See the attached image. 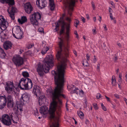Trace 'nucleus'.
Wrapping results in <instances>:
<instances>
[{
    "label": "nucleus",
    "mask_w": 127,
    "mask_h": 127,
    "mask_svg": "<svg viewBox=\"0 0 127 127\" xmlns=\"http://www.w3.org/2000/svg\"><path fill=\"white\" fill-rule=\"evenodd\" d=\"M34 46L33 44H30V43L28 44L27 45V48L29 49H30L32 48V47Z\"/></svg>",
    "instance_id": "obj_34"
},
{
    "label": "nucleus",
    "mask_w": 127,
    "mask_h": 127,
    "mask_svg": "<svg viewBox=\"0 0 127 127\" xmlns=\"http://www.w3.org/2000/svg\"><path fill=\"white\" fill-rule=\"evenodd\" d=\"M112 20H113L114 23H116V20H115V18H114V19H112Z\"/></svg>",
    "instance_id": "obj_59"
},
{
    "label": "nucleus",
    "mask_w": 127,
    "mask_h": 127,
    "mask_svg": "<svg viewBox=\"0 0 127 127\" xmlns=\"http://www.w3.org/2000/svg\"><path fill=\"white\" fill-rule=\"evenodd\" d=\"M110 18H111V20H112V19H114V18H113V16L112 13H110Z\"/></svg>",
    "instance_id": "obj_51"
},
{
    "label": "nucleus",
    "mask_w": 127,
    "mask_h": 127,
    "mask_svg": "<svg viewBox=\"0 0 127 127\" xmlns=\"http://www.w3.org/2000/svg\"><path fill=\"white\" fill-rule=\"evenodd\" d=\"M18 86H19L21 89H30L32 87V83L30 79L27 78H22L19 81Z\"/></svg>",
    "instance_id": "obj_3"
},
{
    "label": "nucleus",
    "mask_w": 127,
    "mask_h": 127,
    "mask_svg": "<svg viewBox=\"0 0 127 127\" xmlns=\"http://www.w3.org/2000/svg\"><path fill=\"white\" fill-rule=\"evenodd\" d=\"M114 58V59L115 61H116L117 60V56L116 54L115 55Z\"/></svg>",
    "instance_id": "obj_48"
},
{
    "label": "nucleus",
    "mask_w": 127,
    "mask_h": 127,
    "mask_svg": "<svg viewBox=\"0 0 127 127\" xmlns=\"http://www.w3.org/2000/svg\"><path fill=\"white\" fill-rule=\"evenodd\" d=\"M24 7L25 12L28 14L30 13L33 9V7L30 2L25 3Z\"/></svg>",
    "instance_id": "obj_14"
},
{
    "label": "nucleus",
    "mask_w": 127,
    "mask_h": 127,
    "mask_svg": "<svg viewBox=\"0 0 127 127\" xmlns=\"http://www.w3.org/2000/svg\"><path fill=\"white\" fill-rule=\"evenodd\" d=\"M105 96L106 98V99H107V100L109 102H110L111 101L110 100V98H109V97H107V96H106V95H105Z\"/></svg>",
    "instance_id": "obj_50"
},
{
    "label": "nucleus",
    "mask_w": 127,
    "mask_h": 127,
    "mask_svg": "<svg viewBox=\"0 0 127 127\" xmlns=\"http://www.w3.org/2000/svg\"><path fill=\"white\" fill-rule=\"evenodd\" d=\"M7 100V96L4 95H0V109L3 108L6 105Z\"/></svg>",
    "instance_id": "obj_10"
},
{
    "label": "nucleus",
    "mask_w": 127,
    "mask_h": 127,
    "mask_svg": "<svg viewBox=\"0 0 127 127\" xmlns=\"http://www.w3.org/2000/svg\"><path fill=\"white\" fill-rule=\"evenodd\" d=\"M49 48L47 46H46V47H44L43 48V50H44V51H46V52L47 51L49 50Z\"/></svg>",
    "instance_id": "obj_40"
},
{
    "label": "nucleus",
    "mask_w": 127,
    "mask_h": 127,
    "mask_svg": "<svg viewBox=\"0 0 127 127\" xmlns=\"http://www.w3.org/2000/svg\"><path fill=\"white\" fill-rule=\"evenodd\" d=\"M94 59H93V62L94 63H95L96 61V56L94 55Z\"/></svg>",
    "instance_id": "obj_42"
},
{
    "label": "nucleus",
    "mask_w": 127,
    "mask_h": 127,
    "mask_svg": "<svg viewBox=\"0 0 127 127\" xmlns=\"http://www.w3.org/2000/svg\"><path fill=\"white\" fill-rule=\"evenodd\" d=\"M103 27H104V29L105 30V31H106L107 30V29L106 27V25L105 24H104L103 25Z\"/></svg>",
    "instance_id": "obj_52"
},
{
    "label": "nucleus",
    "mask_w": 127,
    "mask_h": 127,
    "mask_svg": "<svg viewBox=\"0 0 127 127\" xmlns=\"http://www.w3.org/2000/svg\"><path fill=\"white\" fill-rule=\"evenodd\" d=\"M122 77V74L121 73H120L119 75V81L120 82L122 80V78L121 77Z\"/></svg>",
    "instance_id": "obj_43"
},
{
    "label": "nucleus",
    "mask_w": 127,
    "mask_h": 127,
    "mask_svg": "<svg viewBox=\"0 0 127 127\" xmlns=\"http://www.w3.org/2000/svg\"><path fill=\"white\" fill-rule=\"evenodd\" d=\"M81 20L84 23H85V19L82 16L81 17Z\"/></svg>",
    "instance_id": "obj_46"
},
{
    "label": "nucleus",
    "mask_w": 127,
    "mask_h": 127,
    "mask_svg": "<svg viewBox=\"0 0 127 127\" xmlns=\"http://www.w3.org/2000/svg\"><path fill=\"white\" fill-rule=\"evenodd\" d=\"M0 2L2 3L6 2L9 3L10 5H13L14 4V0H0Z\"/></svg>",
    "instance_id": "obj_21"
},
{
    "label": "nucleus",
    "mask_w": 127,
    "mask_h": 127,
    "mask_svg": "<svg viewBox=\"0 0 127 127\" xmlns=\"http://www.w3.org/2000/svg\"><path fill=\"white\" fill-rule=\"evenodd\" d=\"M7 106L8 108L13 107L14 102L12 97L11 95H7Z\"/></svg>",
    "instance_id": "obj_15"
},
{
    "label": "nucleus",
    "mask_w": 127,
    "mask_h": 127,
    "mask_svg": "<svg viewBox=\"0 0 127 127\" xmlns=\"http://www.w3.org/2000/svg\"><path fill=\"white\" fill-rule=\"evenodd\" d=\"M85 64L84 63H83V65L84 66H87L89 65L87 61H86L85 63Z\"/></svg>",
    "instance_id": "obj_39"
},
{
    "label": "nucleus",
    "mask_w": 127,
    "mask_h": 127,
    "mask_svg": "<svg viewBox=\"0 0 127 127\" xmlns=\"http://www.w3.org/2000/svg\"><path fill=\"white\" fill-rule=\"evenodd\" d=\"M38 97H39L38 101L39 103L41 101L44 102V101L45 100V96L44 95H42Z\"/></svg>",
    "instance_id": "obj_24"
},
{
    "label": "nucleus",
    "mask_w": 127,
    "mask_h": 127,
    "mask_svg": "<svg viewBox=\"0 0 127 127\" xmlns=\"http://www.w3.org/2000/svg\"><path fill=\"white\" fill-rule=\"evenodd\" d=\"M16 108L15 107L13 109L14 110V109H16V112H15V113L17 114H18V110H19L21 111H23L22 108L21 107L20 108H19L18 106V105H17V106H16Z\"/></svg>",
    "instance_id": "obj_28"
},
{
    "label": "nucleus",
    "mask_w": 127,
    "mask_h": 127,
    "mask_svg": "<svg viewBox=\"0 0 127 127\" xmlns=\"http://www.w3.org/2000/svg\"><path fill=\"white\" fill-rule=\"evenodd\" d=\"M13 62L17 66H19L22 65L24 63V59L19 55H17L13 57L12 59Z\"/></svg>",
    "instance_id": "obj_7"
},
{
    "label": "nucleus",
    "mask_w": 127,
    "mask_h": 127,
    "mask_svg": "<svg viewBox=\"0 0 127 127\" xmlns=\"http://www.w3.org/2000/svg\"><path fill=\"white\" fill-rule=\"evenodd\" d=\"M46 53V51H44V50H43L41 51V53L43 54V55L45 54Z\"/></svg>",
    "instance_id": "obj_56"
},
{
    "label": "nucleus",
    "mask_w": 127,
    "mask_h": 127,
    "mask_svg": "<svg viewBox=\"0 0 127 127\" xmlns=\"http://www.w3.org/2000/svg\"><path fill=\"white\" fill-rule=\"evenodd\" d=\"M14 115V114L13 113H10L9 116L10 119L11 120H11L13 119V117Z\"/></svg>",
    "instance_id": "obj_35"
},
{
    "label": "nucleus",
    "mask_w": 127,
    "mask_h": 127,
    "mask_svg": "<svg viewBox=\"0 0 127 127\" xmlns=\"http://www.w3.org/2000/svg\"><path fill=\"white\" fill-rule=\"evenodd\" d=\"M6 54L3 50V52H1L0 53V57L1 58H4Z\"/></svg>",
    "instance_id": "obj_30"
},
{
    "label": "nucleus",
    "mask_w": 127,
    "mask_h": 127,
    "mask_svg": "<svg viewBox=\"0 0 127 127\" xmlns=\"http://www.w3.org/2000/svg\"><path fill=\"white\" fill-rule=\"evenodd\" d=\"M77 114L81 118H83L84 116V114L82 112L79 110L77 112Z\"/></svg>",
    "instance_id": "obj_27"
},
{
    "label": "nucleus",
    "mask_w": 127,
    "mask_h": 127,
    "mask_svg": "<svg viewBox=\"0 0 127 127\" xmlns=\"http://www.w3.org/2000/svg\"><path fill=\"white\" fill-rule=\"evenodd\" d=\"M102 108L103 110L104 111H106V109L104 106H103L102 107Z\"/></svg>",
    "instance_id": "obj_53"
},
{
    "label": "nucleus",
    "mask_w": 127,
    "mask_h": 127,
    "mask_svg": "<svg viewBox=\"0 0 127 127\" xmlns=\"http://www.w3.org/2000/svg\"><path fill=\"white\" fill-rule=\"evenodd\" d=\"M93 105L95 110H97L98 109V107L97 106V104L94 103L93 104Z\"/></svg>",
    "instance_id": "obj_36"
},
{
    "label": "nucleus",
    "mask_w": 127,
    "mask_h": 127,
    "mask_svg": "<svg viewBox=\"0 0 127 127\" xmlns=\"http://www.w3.org/2000/svg\"><path fill=\"white\" fill-rule=\"evenodd\" d=\"M38 32H44V29L42 27L39 28L38 30Z\"/></svg>",
    "instance_id": "obj_37"
},
{
    "label": "nucleus",
    "mask_w": 127,
    "mask_h": 127,
    "mask_svg": "<svg viewBox=\"0 0 127 127\" xmlns=\"http://www.w3.org/2000/svg\"><path fill=\"white\" fill-rule=\"evenodd\" d=\"M65 19L67 22H70L71 21L70 18L67 16L66 17Z\"/></svg>",
    "instance_id": "obj_38"
},
{
    "label": "nucleus",
    "mask_w": 127,
    "mask_h": 127,
    "mask_svg": "<svg viewBox=\"0 0 127 127\" xmlns=\"http://www.w3.org/2000/svg\"><path fill=\"white\" fill-rule=\"evenodd\" d=\"M88 102L86 101V100H85V105L86 107H87V104Z\"/></svg>",
    "instance_id": "obj_55"
},
{
    "label": "nucleus",
    "mask_w": 127,
    "mask_h": 127,
    "mask_svg": "<svg viewBox=\"0 0 127 127\" xmlns=\"http://www.w3.org/2000/svg\"><path fill=\"white\" fill-rule=\"evenodd\" d=\"M87 59L88 61H89L90 59V55L88 54H87Z\"/></svg>",
    "instance_id": "obj_47"
},
{
    "label": "nucleus",
    "mask_w": 127,
    "mask_h": 127,
    "mask_svg": "<svg viewBox=\"0 0 127 127\" xmlns=\"http://www.w3.org/2000/svg\"><path fill=\"white\" fill-rule=\"evenodd\" d=\"M3 37H7V34H6L5 33H4L3 32Z\"/></svg>",
    "instance_id": "obj_61"
},
{
    "label": "nucleus",
    "mask_w": 127,
    "mask_h": 127,
    "mask_svg": "<svg viewBox=\"0 0 127 127\" xmlns=\"http://www.w3.org/2000/svg\"><path fill=\"white\" fill-rule=\"evenodd\" d=\"M48 108L46 106H43L40 108L39 112L41 114H45L46 113Z\"/></svg>",
    "instance_id": "obj_20"
},
{
    "label": "nucleus",
    "mask_w": 127,
    "mask_h": 127,
    "mask_svg": "<svg viewBox=\"0 0 127 127\" xmlns=\"http://www.w3.org/2000/svg\"><path fill=\"white\" fill-rule=\"evenodd\" d=\"M99 66H100V64H98L97 65V69L98 71H100L99 69Z\"/></svg>",
    "instance_id": "obj_45"
},
{
    "label": "nucleus",
    "mask_w": 127,
    "mask_h": 127,
    "mask_svg": "<svg viewBox=\"0 0 127 127\" xmlns=\"http://www.w3.org/2000/svg\"><path fill=\"white\" fill-rule=\"evenodd\" d=\"M1 121L3 124L6 126H8L11 125V121L9 115L7 114H4L2 116Z\"/></svg>",
    "instance_id": "obj_8"
},
{
    "label": "nucleus",
    "mask_w": 127,
    "mask_h": 127,
    "mask_svg": "<svg viewBox=\"0 0 127 127\" xmlns=\"http://www.w3.org/2000/svg\"><path fill=\"white\" fill-rule=\"evenodd\" d=\"M39 91V90L38 89H36L34 87L33 89V90L32 92L34 93L35 95H36V96H37V95L36 91Z\"/></svg>",
    "instance_id": "obj_32"
},
{
    "label": "nucleus",
    "mask_w": 127,
    "mask_h": 127,
    "mask_svg": "<svg viewBox=\"0 0 127 127\" xmlns=\"http://www.w3.org/2000/svg\"><path fill=\"white\" fill-rule=\"evenodd\" d=\"M69 53H57L56 57L57 60L61 63L63 62L58 67L57 72L54 70L52 71V74L54 76L55 83L56 86L54 90L50 89L47 90V92L52 97L53 101L51 103L49 111L50 115V119L52 124L50 127H59V124L56 122L58 118L55 116V111L58 115H59L61 112V105L62 102L59 97L62 96L65 98V95L62 94L63 92L64 83V74L66 64L65 63L68 57Z\"/></svg>",
    "instance_id": "obj_1"
},
{
    "label": "nucleus",
    "mask_w": 127,
    "mask_h": 127,
    "mask_svg": "<svg viewBox=\"0 0 127 127\" xmlns=\"http://www.w3.org/2000/svg\"><path fill=\"white\" fill-rule=\"evenodd\" d=\"M79 94L80 95L81 94H82V95H83V91L82 90H81V91L79 90Z\"/></svg>",
    "instance_id": "obj_49"
},
{
    "label": "nucleus",
    "mask_w": 127,
    "mask_h": 127,
    "mask_svg": "<svg viewBox=\"0 0 127 127\" xmlns=\"http://www.w3.org/2000/svg\"><path fill=\"white\" fill-rule=\"evenodd\" d=\"M49 6L51 10H54L55 8V5L53 1V0H49Z\"/></svg>",
    "instance_id": "obj_23"
},
{
    "label": "nucleus",
    "mask_w": 127,
    "mask_h": 127,
    "mask_svg": "<svg viewBox=\"0 0 127 127\" xmlns=\"http://www.w3.org/2000/svg\"><path fill=\"white\" fill-rule=\"evenodd\" d=\"M73 52L76 56L77 55V53L75 50H73Z\"/></svg>",
    "instance_id": "obj_63"
},
{
    "label": "nucleus",
    "mask_w": 127,
    "mask_h": 127,
    "mask_svg": "<svg viewBox=\"0 0 127 127\" xmlns=\"http://www.w3.org/2000/svg\"><path fill=\"white\" fill-rule=\"evenodd\" d=\"M16 8L12 6H10L8 9V12L11 19L14 20L15 18L14 13L16 11Z\"/></svg>",
    "instance_id": "obj_11"
},
{
    "label": "nucleus",
    "mask_w": 127,
    "mask_h": 127,
    "mask_svg": "<svg viewBox=\"0 0 127 127\" xmlns=\"http://www.w3.org/2000/svg\"><path fill=\"white\" fill-rule=\"evenodd\" d=\"M101 96L100 94L99 93H98L96 96V97L97 99H99L100 98Z\"/></svg>",
    "instance_id": "obj_41"
},
{
    "label": "nucleus",
    "mask_w": 127,
    "mask_h": 127,
    "mask_svg": "<svg viewBox=\"0 0 127 127\" xmlns=\"http://www.w3.org/2000/svg\"><path fill=\"white\" fill-rule=\"evenodd\" d=\"M22 74L23 76L25 77H29V74L26 71L23 72H22Z\"/></svg>",
    "instance_id": "obj_29"
},
{
    "label": "nucleus",
    "mask_w": 127,
    "mask_h": 127,
    "mask_svg": "<svg viewBox=\"0 0 127 127\" xmlns=\"http://www.w3.org/2000/svg\"><path fill=\"white\" fill-rule=\"evenodd\" d=\"M85 123L86 124H88L89 123V121L87 119H86L85 122Z\"/></svg>",
    "instance_id": "obj_57"
},
{
    "label": "nucleus",
    "mask_w": 127,
    "mask_h": 127,
    "mask_svg": "<svg viewBox=\"0 0 127 127\" xmlns=\"http://www.w3.org/2000/svg\"><path fill=\"white\" fill-rule=\"evenodd\" d=\"M70 89L71 90L70 93L72 94L76 93L77 94H78V91H79L78 88H76L75 86L73 85L71 86Z\"/></svg>",
    "instance_id": "obj_18"
},
{
    "label": "nucleus",
    "mask_w": 127,
    "mask_h": 127,
    "mask_svg": "<svg viewBox=\"0 0 127 127\" xmlns=\"http://www.w3.org/2000/svg\"><path fill=\"white\" fill-rule=\"evenodd\" d=\"M3 34V32L0 33V38H1V41L2 42H4V39H6L7 38V37H4Z\"/></svg>",
    "instance_id": "obj_25"
},
{
    "label": "nucleus",
    "mask_w": 127,
    "mask_h": 127,
    "mask_svg": "<svg viewBox=\"0 0 127 127\" xmlns=\"http://www.w3.org/2000/svg\"><path fill=\"white\" fill-rule=\"evenodd\" d=\"M27 19L26 17L25 16H22L21 19L19 18L18 19V22L21 24L27 22Z\"/></svg>",
    "instance_id": "obj_22"
},
{
    "label": "nucleus",
    "mask_w": 127,
    "mask_h": 127,
    "mask_svg": "<svg viewBox=\"0 0 127 127\" xmlns=\"http://www.w3.org/2000/svg\"><path fill=\"white\" fill-rule=\"evenodd\" d=\"M115 97L117 98H119V95L117 94H115Z\"/></svg>",
    "instance_id": "obj_54"
},
{
    "label": "nucleus",
    "mask_w": 127,
    "mask_h": 127,
    "mask_svg": "<svg viewBox=\"0 0 127 127\" xmlns=\"http://www.w3.org/2000/svg\"><path fill=\"white\" fill-rule=\"evenodd\" d=\"M16 29V31L18 32H21L22 31L20 29V27L18 26H17L15 27Z\"/></svg>",
    "instance_id": "obj_33"
},
{
    "label": "nucleus",
    "mask_w": 127,
    "mask_h": 127,
    "mask_svg": "<svg viewBox=\"0 0 127 127\" xmlns=\"http://www.w3.org/2000/svg\"><path fill=\"white\" fill-rule=\"evenodd\" d=\"M65 16V14H63V15L62 17L61 18L60 20H59L57 23H55L56 27L54 31H57L59 29L58 27L60 25H61V31L63 32L65 28L66 29L67 32H68L69 31V24L65 23L64 19V18Z\"/></svg>",
    "instance_id": "obj_4"
},
{
    "label": "nucleus",
    "mask_w": 127,
    "mask_h": 127,
    "mask_svg": "<svg viewBox=\"0 0 127 127\" xmlns=\"http://www.w3.org/2000/svg\"><path fill=\"white\" fill-rule=\"evenodd\" d=\"M12 44L9 41H6L3 43V46L4 49L7 50L9 49H11L12 47Z\"/></svg>",
    "instance_id": "obj_17"
},
{
    "label": "nucleus",
    "mask_w": 127,
    "mask_h": 127,
    "mask_svg": "<svg viewBox=\"0 0 127 127\" xmlns=\"http://www.w3.org/2000/svg\"><path fill=\"white\" fill-rule=\"evenodd\" d=\"M30 98V97L29 95L24 94L21 96L20 99V106H22L24 104V102H27L28 101Z\"/></svg>",
    "instance_id": "obj_13"
},
{
    "label": "nucleus",
    "mask_w": 127,
    "mask_h": 127,
    "mask_svg": "<svg viewBox=\"0 0 127 127\" xmlns=\"http://www.w3.org/2000/svg\"><path fill=\"white\" fill-rule=\"evenodd\" d=\"M41 17L40 14L38 12H35L30 15V19L31 23L33 25H37L38 24V20Z\"/></svg>",
    "instance_id": "obj_5"
},
{
    "label": "nucleus",
    "mask_w": 127,
    "mask_h": 127,
    "mask_svg": "<svg viewBox=\"0 0 127 127\" xmlns=\"http://www.w3.org/2000/svg\"><path fill=\"white\" fill-rule=\"evenodd\" d=\"M53 59L52 56L48 55L45 58L42 65L39 64L37 69V71L41 76L43 75V71L45 73L49 72L50 67L53 65Z\"/></svg>",
    "instance_id": "obj_2"
},
{
    "label": "nucleus",
    "mask_w": 127,
    "mask_h": 127,
    "mask_svg": "<svg viewBox=\"0 0 127 127\" xmlns=\"http://www.w3.org/2000/svg\"><path fill=\"white\" fill-rule=\"evenodd\" d=\"M124 100L125 102L127 104V99L126 98L124 99Z\"/></svg>",
    "instance_id": "obj_64"
},
{
    "label": "nucleus",
    "mask_w": 127,
    "mask_h": 127,
    "mask_svg": "<svg viewBox=\"0 0 127 127\" xmlns=\"http://www.w3.org/2000/svg\"><path fill=\"white\" fill-rule=\"evenodd\" d=\"M47 2L45 0H37L36 4L41 8L44 7L46 6Z\"/></svg>",
    "instance_id": "obj_16"
},
{
    "label": "nucleus",
    "mask_w": 127,
    "mask_h": 127,
    "mask_svg": "<svg viewBox=\"0 0 127 127\" xmlns=\"http://www.w3.org/2000/svg\"><path fill=\"white\" fill-rule=\"evenodd\" d=\"M92 5L93 9L94 10L95 9V4L94 2H92Z\"/></svg>",
    "instance_id": "obj_44"
},
{
    "label": "nucleus",
    "mask_w": 127,
    "mask_h": 127,
    "mask_svg": "<svg viewBox=\"0 0 127 127\" xmlns=\"http://www.w3.org/2000/svg\"><path fill=\"white\" fill-rule=\"evenodd\" d=\"M116 82L115 76H113L112 78V83L113 85L115 86Z\"/></svg>",
    "instance_id": "obj_26"
},
{
    "label": "nucleus",
    "mask_w": 127,
    "mask_h": 127,
    "mask_svg": "<svg viewBox=\"0 0 127 127\" xmlns=\"http://www.w3.org/2000/svg\"><path fill=\"white\" fill-rule=\"evenodd\" d=\"M3 49L0 47V53L1 52H3Z\"/></svg>",
    "instance_id": "obj_60"
},
{
    "label": "nucleus",
    "mask_w": 127,
    "mask_h": 127,
    "mask_svg": "<svg viewBox=\"0 0 127 127\" xmlns=\"http://www.w3.org/2000/svg\"><path fill=\"white\" fill-rule=\"evenodd\" d=\"M8 23L3 18L2 16H0V28L2 31H4L8 26Z\"/></svg>",
    "instance_id": "obj_9"
},
{
    "label": "nucleus",
    "mask_w": 127,
    "mask_h": 127,
    "mask_svg": "<svg viewBox=\"0 0 127 127\" xmlns=\"http://www.w3.org/2000/svg\"><path fill=\"white\" fill-rule=\"evenodd\" d=\"M117 44L118 45V46H119V47H121V45L120 43H118Z\"/></svg>",
    "instance_id": "obj_62"
},
{
    "label": "nucleus",
    "mask_w": 127,
    "mask_h": 127,
    "mask_svg": "<svg viewBox=\"0 0 127 127\" xmlns=\"http://www.w3.org/2000/svg\"><path fill=\"white\" fill-rule=\"evenodd\" d=\"M74 26L76 27H77V26L79 23V21L77 19H75L74 21Z\"/></svg>",
    "instance_id": "obj_31"
},
{
    "label": "nucleus",
    "mask_w": 127,
    "mask_h": 127,
    "mask_svg": "<svg viewBox=\"0 0 127 127\" xmlns=\"http://www.w3.org/2000/svg\"><path fill=\"white\" fill-rule=\"evenodd\" d=\"M6 86L5 88V89L8 93H10L13 91V83L11 81H8L6 82Z\"/></svg>",
    "instance_id": "obj_12"
},
{
    "label": "nucleus",
    "mask_w": 127,
    "mask_h": 127,
    "mask_svg": "<svg viewBox=\"0 0 127 127\" xmlns=\"http://www.w3.org/2000/svg\"><path fill=\"white\" fill-rule=\"evenodd\" d=\"M23 32H16L15 34L13 33V36L17 39H21L23 37Z\"/></svg>",
    "instance_id": "obj_19"
},
{
    "label": "nucleus",
    "mask_w": 127,
    "mask_h": 127,
    "mask_svg": "<svg viewBox=\"0 0 127 127\" xmlns=\"http://www.w3.org/2000/svg\"><path fill=\"white\" fill-rule=\"evenodd\" d=\"M77 0H66L64 2L66 8L68 9V14L70 16L71 15V11L73 10V7L74 6L75 2Z\"/></svg>",
    "instance_id": "obj_6"
},
{
    "label": "nucleus",
    "mask_w": 127,
    "mask_h": 127,
    "mask_svg": "<svg viewBox=\"0 0 127 127\" xmlns=\"http://www.w3.org/2000/svg\"><path fill=\"white\" fill-rule=\"evenodd\" d=\"M74 34L76 35V37L77 38H78V35L77 32H75Z\"/></svg>",
    "instance_id": "obj_58"
}]
</instances>
